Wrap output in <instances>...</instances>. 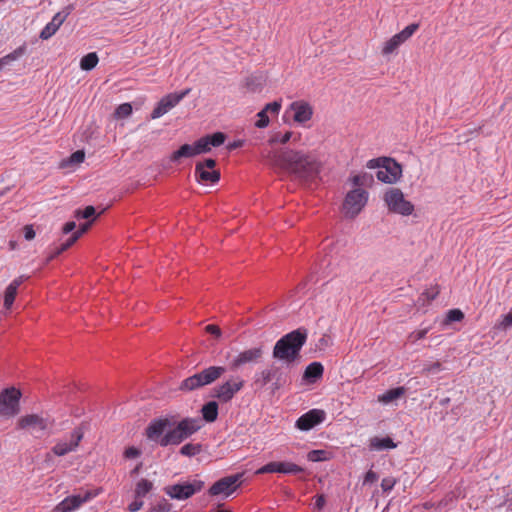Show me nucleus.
Segmentation results:
<instances>
[{
	"instance_id": "obj_44",
	"label": "nucleus",
	"mask_w": 512,
	"mask_h": 512,
	"mask_svg": "<svg viewBox=\"0 0 512 512\" xmlns=\"http://www.w3.org/2000/svg\"><path fill=\"white\" fill-rule=\"evenodd\" d=\"M308 460L312 462H321L328 460V452L325 450H312L307 455Z\"/></svg>"
},
{
	"instance_id": "obj_33",
	"label": "nucleus",
	"mask_w": 512,
	"mask_h": 512,
	"mask_svg": "<svg viewBox=\"0 0 512 512\" xmlns=\"http://www.w3.org/2000/svg\"><path fill=\"white\" fill-rule=\"evenodd\" d=\"M202 451V444L187 443L180 448L179 453L183 456L193 457Z\"/></svg>"
},
{
	"instance_id": "obj_39",
	"label": "nucleus",
	"mask_w": 512,
	"mask_h": 512,
	"mask_svg": "<svg viewBox=\"0 0 512 512\" xmlns=\"http://www.w3.org/2000/svg\"><path fill=\"white\" fill-rule=\"evenodd\" d=\"M132 113V106L130 103L120 104L114 112V116L117 119H123L130 116Z\"/></svg>"
},
{
	"instance_id": "obj_50",
	"label": "nucleus",
	"mask_w": 512,
	"mask_h": 512,
	"mask_svg": "<svg viewBox=\"0 0 512 512\" xmlns=\"http://www.w3.org/2000/svg\"><path fill=\"white\" fill-rule=\"evenodd\" d=\"M512 326V312L504 315L502 317V320L499 321L497 324H496V328L497 329H500V330H507L508 328H510Z\"/></svg>"
},
{
	"instance_id": "obj_53",
	"label": "nucleus",
	"mask_w": 512,
	"mask_h": 512,
	"mask_svg": "<svg viewBox=\"0 0 512 512\" xmlns=\"http://www.w3.org/2000/svg\"><path fill=\"white\" fill-rule=\"evenodd\" d=\"M280 109H281V102H279V101H273L271 103H268L263 108V110H266L267 113L270 112V113H274V114H278Z\"/></svg>"
},
{
	"instance_id": "obj_57",
	"label": "nucleus",
	"mask_w": 512,
	"mask_h": 512,
	"mask_svg": "<svg viewBox=\"0 0 512 512\" xmlns=\"http://www.w3.org/2000/svg\"><path fill=\"white\" fill-rule=\"evenodd\" d=\"M24 238L28 241L35 238V231L32 225H25L23 228Z\"/></svg>"
},
{
	"instance_id": "obj_11",
	"label": "nucleus",
	"mask_w": 512,
	"mask_h": 512,
	"mask_svg": "<svg viewBox=\"0 0 512 512\" xmlns=\"http://www.w3.org/2000/svg\"><path fill=\"white\" fill-rule=\"evenodd\" d=\"M211 151L206 137H201L193 144H183L170 155V161L178 163L182 158H191Z\"/></svg>"
},
{
	"instance_id": "obj_63",
	"label": "nucleus",
	"mask_w": 512,
	"mask_h": 512,
	"mask_svg": "<svg viewBox=\"0 0 512 512\" xmlns=\"http://www.w3.org/2000/svg\"><path fill=\"white\" fill-rule=\"evenodd\" d=\"M449 403H450V398L449 397H445V398H442L440 400V405L441 406H447Z\"/></svg>"
},
{
	"instance_id": "obj_47",
	"label": "nucleus",
	"mask_w": 512,
	"mask_h": 512,
	"mask_svg": "<svg viewBox=\"0 0 512 512\" xmlns=\"http://www.w3.org/2000/svg\"><path fill=\"white\" fill-rule=\"evenodd\" d=\"M397 482V479L392 476L383 478L381 481L382 491L384 493H389L390 491H392Z\"/></svg>"
},
{
	"instance_id": "obj_16",
	"label": "nucleus",
	"mask_w": 512,
	"mask_h": 512,
	"mask_svg": "<svg viewBox=\"0 0 512 512\" xmlns=\"http://www.w3.org/2000/svg\"><path fill=\"white\" fill-rule=\"evenodd\" d=\"M243 473H237L223 477L216 481L208 490L211 496H217L224 494L225 496L231 495L238 487L239 481L242 478Z\"/></svg>"
},
{
	"instance_id": "obj_32",
	"label": "nucleus",
	"mask_w": 512,
	"mask_h": 512,
	"mask_svg": "<svg viewBox=\"0 0 512 512\" xmlns=\"http://www.w3.org/2000/svg\"><path fill=\"white\" fill-rule=\"evenodd\" d=\"M402 43H404V41L400 39L398 34H395L384 43L382 54L385 56L392 54Z\"/></svg>"
},
{
	"instance_id": "obj_34",
	"label": "nucleus",
	"mask_w": 512,
	"mask_h": 512,
	"mask_svg": "<svg viewBox=\"0 0 512 512\" xmlns=\"http://www.w3.org/2000/svg\"><path fill=\"white\" fill-rule=\"evenodd\" d=\"M85 159V153L83 150H77L73 152L68 159H65L61 163V167H67L73 164L82 163Z\"/></svg>"
},
{
	"instance_id": "obj_20",
	"label": "nucleus",
	"mask_w": 512,
	"mask_h": 512,
	"mask_svg": "<svg viewBox=\"0 0 512 512\" xmlns=\"http://www.w3.org/2000/svg\"><path fill=\"white\" fill-rule=\"evenodd\" d=\"M304 472V469L292 462H269L259 468L256 474L266 473H284V474H299Z\"/></svg>"
},
{
	"instance_id": "obj_38",
	"label": "nucleus",
	"mask_w": 512,
	"mask_h": 512,
	"mask_svg": "<svg viewBox=\"0 0 512 512\" xmlns=\"http://www.w3.org/2000/svg\"><path fill=\"white\" fill-rule=\"evenodd\" d=\"M93 222L94 219H91L86 223L81 224L78 230L74 231L68 239L74 244L84 233H86L90 229Z\"/></svg>"
},
{
	"instance_id": "obj_29",
	"label": "nucleus",
	"mask_w": 512,
	"mask_h": 512,
	"mask_svg": "<svg viewBox=\"0 0 512 512\" xmlns=\"http://www.w3.org/2000/svg\"><path fill=\"white\" fill-rule=\"evenodd\" d=\"M153 489V483L147 479H140L135 486V498L145 497Z\"/></svg>"
},
{
	"instance_id": "obj_52",
	"label": "nucleus",
	"mask_w": 512,
	"mask_h": 512,
	"mask_svg": "<svg viewBox=\"0 0 512 512\" xmlns=\"http://www.w3.org/2000/svg\"><path fill=\"white\" fill-rule=\"evenodd\" d=\"M140 455H141V451L134 446L128 447L124 451V457L127 459H134V458L139 457Z\"/></svg>"
},
{
	"instance_id": "obj_2",
	"label": "nucleus",
	"mask_w": 512,
	"mask_h": 512,
	"mask_svg": "<svg viewBox=\"0 0 512 512\" xmlns=\"http://www.w3.org/2000/svg\"><path fill=\"white\" fill-rule=\"evenodd\" d=\"M266 157L271 165L281 168L301 182L314 181L322 169V162L310 151L281 148L268 151Z\"/></svg>"
},
{
	"instance_id": "obj_1",
	"label": "nucleus",
	"mask_w": 512,
	"mask_h": 512,
	"mask_svg": "<svg viewBox=\"0 0 512 512\" xmlns=\"http://www.w3.org/2000/svg\"><path fill=\"white\" fill-rule=\"evenodd\" d=\"M202 427L201 419L185 417L180 421L176 415L152 419L145 428L148 440L161 447L176 446L191 437Z\"/></svg>"
},
{
	"instance_id": "obj_54",
	"label": "nucleus",
	"mask_w": 512,
	"mask_h": 512,
	"mask_svg": "<svg viewBox=\"0 0 512 512\" xmlns=\"http://www.w3.org/2000/svg\"><path fill=\"white\" fill-rule=\"evenodd\" d=\"M205 331L211 335H213L215 338L219 339L222 335V331L219 328V326L214 324H209L205 327Z\"/></svg>"
},
{
	"instance_id": "obj_27",
	"label": "nucleus",
	"mask_w": 512,
	"mask_h": 512,
	"mask_svg": "<svg viewBox=\"0 0 512 512\" xmlns=\"http://www.w3.org/2000/svg\"><path fill=\"white\" fill-rule=\"evenodd\" d=\"M396 447V444L390 437H373L370 439V448L374 450H385V449H393Z\"/></svg>"
},
{
	"instance_id": "obj_35",
	"label": "nucleus",
	"mask_w": 512,
	"mask_h": 512,
	"mask_svg": "<svg viewBox=\"0 0 512 512\" xmlns=\"http://www.w3.org/2000/svg\"><path fill=\"white\" fill-rule=\"evenodd\" d=\"M74 217L76 219H94L96 217V209L94 206H86L83 210L77 209L74 212Z\"/></svg>"
},
{
	"instance_id": "obj_46",
	"label": "nucleus",
	"mask_w": 512,
	"mask_h": 512,
	"mask_svg": "<svg viewBox=\"0 0 512 512\" xmlns=\"http://www.w3.org/2000/svg\"><path fill=\"white\" fill-rule=\"evenodd\" d=\"M442 370H443V367H442L441 362L436 361L431 364H425L422 369V374H424V375L436 374Z\"/></svg>"
},
{
	"instance_id": "obj_43",
	"label": "nucleus",
	"mask_w": 512,
	"mask_h": 512,
	"mask_svg": "<svg viewBox=\"0 0 512 512\" xmlns=\"http://www.w3.org/2000/svg\"><path fill=\"white\" fill-rule=\"evenodd\" d=\"M464 319V313L460 309H451L447 312L445 323L459 322Z\"/></svg>"
},
{
	"instance_id": "obj_15",
	"label": "nucleus",
	"mask_w": 512,
	"mask_h": 512,
	"mask_svg": "<svg viewBox=\"0 0 512 512\" xmlns=\"http://www.w3.org/2000/svg\"><path fill=\"white\" fill-rule=\"evenodd\" d=\"M263 353L262 345L241 351L231 360L229 363V369L231 371H236L244 365L258 363L262 359Z\"/></svg>"
},
{
	"instance_id": "obj_18",
	"label": "nucleus",
	"mask_w": 512,
	"mask_h": 512,
	"mask_svg": "<svg viewBox=\"0 0 512 512\" xmlns=\"http://www.w3.org/2000/svg\"><path fill=\"white\" fill-rule=\"evenodd\" d=\"M52 424L53 421H50L49 418H44L38 414L22 416L17 423L18 428L30 429L32 433L43 432Z\"/></svg>"
},
{
	"instance_id": "obj_3",
	"label": "nucleus",
	"mask_w": 512,
	"mask_h": 512,
	"mask_svg": "<svg viewBox=\"0 0 512 512\" xmlns=\"http://www.w3.org/2000/svg\"><path fill=\"white\" fill-rule=\"evenodd\" d=\"M308 331L304 327L293 330L282 336L273 348V358L283 361L286 366L299 361L300 352L305 345Z\"/></svg>"
},
{
	"instance_id": "obj_21",
	"label": "nucleus",
	"mask_w": 512,
	"mask_h": 512,
	"mask_svg": "<svg viewBox=\"0 0 512 512\" xmlns=\"http://www.w3.org/2000/svg\"><path fill=\"white\" fill-rule=\"evenodd\" d=\"M83 430L81 427L75 428L71 433V438L69 442H58L55 444L52 448V452L56 456H64L68 454L69 452H72L76 450V448L79 446V443L81 442L83 438Z\"/></svg>"
},
{
	"instance_id": "obj_24",
	"label": "nucleus",
	"mask_w": 512,
	"mask_h": 512,
	"mask_svg": "<svg viewBox=\"0 0 512 512\" xmlns=\"http://www.w3.org/2000/svg\"><path fill=\"white\" fill-rule=\"evenodd\" d=\"M324 373V367L320 362L310 363L303 373V380L306 383L314 384L322 378Z\"/></svg>"
},
{
	"instance_id": "obj_48",
	"label": "nucleus",
	"mask_w": 512,
	"mask_h": 512,
	"mask_svg": "<svg viewBox=\"0 0 512 512\" xmlns=\"http://www.w3.org/2000/svg\"><path fill=\"white\" fill-rule=\"evenodd\" d=\"M257 117H258V120L255 122V126L257 128H265L269 125V117H268V113L266 112V110H261L260 112L257 113Z\"/></svg>"
},
{
	"instance_id": "obj_22",
	"label": "nucleus",
	"mask_w": 512,
	"mask_h": 512,
	"mask_svg": "<svg viewBox=\"0 0 512 512\" xmlns=\"http://www.w3.org/2000/svg\"><path fill=\"white\" fill-rule=\"evenodd\" d=\"M290 109L294 111V121L297 123H305L311 120L313 116L312 106L305 101L292 102Z\"/></svg>"
},
{
	"instance_id": "obj_7",
	"label": "nucleus",
	"mask_w": 512,
	"mask_h": 512,
	"mask_svg": "<svg viewBox=\"0 0 512 512\" xmlns=\"http://www.w3.org/2000/svg\"><path fill=\"white\" fill-rule=\"evenodd\" d=\"M384 202L389 211L409 216L414 211V205L405 199L403 192L399 188H390L384 194Z\"/></svg>"
},
{
	"instance_id": "obj_59",
	"label": "nucleus",
	"mask_w": 512,
	"mask_h": 512,
	"mask_svg": "<svg viewBox=\"0 0 512 512\" xmlns=\"http://www.w3.org/2000/svg\"><path fill=\"white\" fill-rule=\"evenodd\" d=\"M439 294V289L438 287L434 288V289H431V290H426L425 292H423V296H425L427 298V300L431 301V300H434Z\"/></svg>"
},
{
	"instance_id": "obj_10",
	"label": "nucleus",
	"mask_w": 512,
	"mask_h": 512,
	"mask_svg": "<svg viewBox=\"0 0 512 512\" xmlns=\"http://www.w3.org/2000/svg\"><path fill=\"white\" fill-rule=\"evenodd\" d=\"M244 384L245 381L241 377H232L221 385L215 386L212 389L211 396L218 399L221 403H228L240 390H242Z\"/></svg>"
},
{
	"instance_id": "obj_6",
	"label": "nucleus",
	"mask_w": 512,
	"mask_h": 512,
	"mask_svg": "<svg viewBox=\"0 0 512 512\" xmlns=\"http://www.w3.org/2000/svg\"><path fill=\"white\" fill-rule=\"evenodd\" d=\"M227 371L224 366H209L192 376L185 378L179 386V390L191 392L214 383Z\"/></svg>"
},
{
	"instance_id": "obj_37",
	"label": "nucleus",
	"mask_w": 512,
	"mask_h": 512,
	"mask_svg": "<svg viewBox=\"0 0 512 512\" xmlns=\"http://www.w3.org/2000/svg\"><path fill=\"white\" fill-rule=\"evenodd\" d=\"M26 49H27V47H26V44L24 43L21 46H19L18 48H16L13 52L2 57V59L5 62V64L7 65V64L11 63L12 61L20 58L22 55H24L26 52Z\"/></svg>"
},
{
	"instance_id": "obj_61",
	"label": "nucleus",
	"mask_w": 512,
	"mask_h": 512,
	"mask_svg": "<svg viewBox=\"0 0 512 512\" xmlns=\"http://www.w3.org/2000/svg\"><path fill=\"white\" fill-rule=\"evenodd\" d=\"M428 333V329H422L416 332H413L410 337L414 339V341H418L423 339Z\"/></svg>"
},
{
	"instance_id": "obj_23",
	"label": "nucleus",
	"mask_w": 512,
	"mask_h": 512,
	"mask_svg": "<svg viewBox=\"0 0 512 512\" xmlns=\"http://www.w3.org/2000/svg\"><path fill=\"white\" fill-rule=\"evenodd\" d=\"M29 279V276L20 275L15 278L5 289L3 296V305L5 309H10L15 301L19 286Z\"/></svg>"
},
{
	"instance_id": "obj_14",
	"label": "nucleus",
	"mask_w": 512,
	"mask_h": 512,
	"mask_svg": "<svg viewBox=\"0 0 512 512\" xmlns=\"http://www.w3.org/2000/svg\"><path fill=\"white\" fill-rule=\"evenodd\" d=\"M95 496L96 494L89 490L67 496L53 508L52 512H72Z\"/></svg>"
},
{
	"instance_id": "obj_9",
	"label": "nucleus",
	"mask_w": 512,
	"mask_h": 512,
	"mask_svg": "<svg viewBox=\"0 0 512 512\" xmlns=\"http://www.w3.org/2000/svg\"><path fill=\"white\" fill-rule=\"evenodd\" d=\"M368 201V192L361 189L356 188L349 191L343 202V211L345 216L348 218H355L361 210L364 208Z\"/></svg>"
},
{
	"instance_id": "obj_56",
	"label": "nucleus",
	"mask_w": 512,
	"mask_h": 512,
	"mask_svg": "<svg viewBox=\"0 0 512 512\" xmlns=\"http://www.w3.org/2000/svg\"><path fill=\"white\" fill-rule=\"evenodd\" d=\"M140 499L141 498H135V500L129 504L128 510L130 512H137L143 507L144 502Z\"/></svg>"
},
{
	"instance_id": "obj_42",
	"label": "nucleus",
	"mask_w": 512,
	"mask_h": 512,
	"mask_svg": "<svg viewBox=\"0 0 512 512\" xmlns=\"http://www.w3.org/2000/svg\"><path fill=\"white\" fill-rule=\"evenodd\" d=\"M170 108L166 104V102L161 98L160 101L157 103L156 107L153 109L151 113L152 119H157L166 114Z\"/></svg>"
},
{
	"instance_id": "obj_51",
	"label": "nucleus",
	"mask_w": 512,
	"mask_h": 512,
	"mask_svg": "<svg viewBox=\"0 0 512 512\" xmlns=\"http://www.w3.org/2000/svg\"><path fill=\"white\" fill-rule=\"evenodd\" d=\"M172 505L163 499L160 503L149 509L148 512H169Z\"/></svg>"
},
{
	"instance_id": "obj_60",
	"label": "nucleus",
	"mask_w": 512,
	"mask_h": 512,
	"mask_svg": "<svg viewBox=\"0 0 512 512\" xmlns=\"http://www.w3.org/2000/svg\"><path fill=\"white\" fill-rule=\"evenodd\" d=\"M76 228V223L74 221L66 222L62 228L63 234H69L73 232Z\"/></svg>"
},
{
	"instance_id": "obj_41",
	"label": "nucleus",
	"mask_w": 512,
	"mask_h": 512,
	"mask_svg": "<svg viewBox=\"0 0 512 512\" xmlns=\"http://www.w3.org/2000/svg\"><path fill=\"white\" fill-rule=\"evenodd\" d=\"M170 108L166 104V102L161 98L160 101L157 103L156 107L153 109L151 113L152 119H157L166 114Z\"/></svg>"
},
{
	"instance_id": "obj_17",
	"label": "nucleus",
	"mask_w": 512,
	"mask_h": 512,
	"mask_svg": "<svg viewBox=\"0 0 512 512\" xmlns=\"http://www.w3.org/2000/svg\"><path fill=\"white\" fill-rule=\"evenodd\" d=\"M74 6L72 4L67 5L61 11L57 12L52 20L45 25V27L41 30L39 37L42 40H47L51 38L63 24V22L67 19V17L72 13Z\"/></svg>"
},
{
	"instance_id": "obj_58",
	"label": "nucleus",
	"mask_w": 512,
	"mask_h": 512,
	"mask_svg": "<svg viewBox=\"0 0 512 512\" xmlns=\"http://www.w3.org/2000/svg\"><path fill=\"white\" fill-rule=\"evenodd\" d=\"M326 504V498L323 494H317L315 496V508L318 509V510H321L323 509V507L325 506Z\"/></svg>"
},
{
	"instance_id": "obj_5",
	"label": "nucleus",
	"mask_w": 512,
	"mask_h": 512,
	"mask_svg": "<svg viewBox=\"0 0 512 512\" xmlns=\"http://www.w3.org/2000/svg\"><path fill=\"white\" fill-rule=\"evenodd\" d=\"M367 168L379 170L376 172L377 179L385 184H394L402 177V166L395 159L390 157H378L370 159Z\"/></svg>"
},
{
	"instance_id": "obj_45",
	"label": "nucleus",
	"mask_w": 512,
	"mask_h": 512,
	"mask_svg": "<svg viewBox=\"0 0 512 512\" xmlns=\"http://www.w3.org/2000/svg\"><path fill=\"white\" fill-rule=\"evenodd\" d=\"M419 29L418 23H412L397 33L404 42L407 41Z\"/></svg>"
},
{
	"instance_id": "obj_25",
	"label": "nucleus",
	"mask_w": 512,
	"mask_h": 512,
	"mask_svg": "<svg viewBox=\"0 0 512 512\" xmlns=\"http://www.w3.org/2000/svg\"><path fill=\"white\" fill-rule=\"evenodd\" d=\"M219 405L216 401H209L201 408L203 419L208 423H213L218 418Z\"/></svg>"
},
{
	"instance_id": "obj_12",
	"label": "nucleus",
	"mask_w": 512,
	"mask_h": 512,
	"mask_svg": "<svg viewBox=\"0 0 512 512\" xmlns=\"http://www.w3.org/2000/svg\"><path fill=\"white\" fill-rule=\"evenodd\" d=\"M204 487V482L201 480H194L193 482L178 483L169 485L164 488V492L176 500H186L192 497L197 492H200Z\"/></svg>"
},
{
	"instance_id": "obj_55",
	"label": "nucleus",
	"mask_w": 512,
	"mask_h": 512,
	"mask_svg": "<svg viewBox=\"0 0 512 512\" xmlns=\"http://www.w3.org/2000/svg\"><path fill=\"white\" fill-rule=\"evenodd\" d=\"M377 480H378V474L373 470H369L366 472V474L364 476L363 485L372 484V483L376 482Z\"/></svg>"
},
{
	"instance_id": "obj_26",
	"label": "nucleus",
	"mask_w": 512,
	"mask_h": 512,
	"mask_svg": "<svg viewBox=\"0 0 512 512\" xmlns=\"http://www.w3.org/2000/svg\"><path fill=\"white\" fill-rule=\"evenodd\" d=\"M406 392L402 386L387 390L384 394L378 397V400L384 404H388L394 400L401 398Z\"/></svg>"
},
{
	"instance_id": "obj_49",
	"label": "nucleus",
	"mask_w": 512,
	"mask_h": 512,
	"mask_svg": "<svg viewBox=\"0 0 512 512\" xmlns=\"http://www.w3.org/2000/svg\"><path fill=\"white\" fill-rule=\"evenodd\" d=\"M363 178H368L369 181H373V176L368 173H363L360 175H355L351 178V182L354 186H364L367 185V181H363Z\"/></svg>"
},
{
	"instance_id": "obj_13",
	"label": "nucleus",
	"mask_w": 512,
	"mask_h": 512,
	"mask_svg": "<svg viewBox=\"0 0 512 512\" xmlns=\"http://www.w3.org/2000/svg\"><path fill=\"white\" fill-rule=\"evenodd\" d=\"M217 162L212 158L197 162L195 165V178L199 183L215 184L219 182L221 174L219 170L214 169Z\"/></svg>"
},
{
	"instance_id": "obj_40",
	"label": "nucleus",
	"mask_w": 512,
	"mask_h": 512,
	"mask_svg": "<svg viewBox=\"0 0 512 512\" xmlns=\"http://www.w3.org/2000/svg\"><path fill=\"white\" fill-rule=\"evenodd\" d=\"M293 136V132L287 131L284 134L276 133L269 139V144L274 145L276 143L286 144L290 141Z\"/></svg>"
},
{
	"instance_id": "obj_8",
	"label": "nucleus",
	"mask_w": 512,
	"mask_h": 512,
	"mask_svg": "<svg viewBox=\"0 0 512 512\" xmlns=\"http://www.w3.org/2000/svg\"><path fill=\"white\" fill-rule=\"evenodd\" d=\"M21 391L15 387L0 392V416L11 418L20 412Z\"/></svg>"
},
{
	"instance_id": "obj_62",
	"label": "nucleus",
	"mask_w": 512,
	"mask_h": 512,
	"mask_svg": "<svg viewBox=\"0 0 512 512\" xmlns=\"http://www.w3.org/2000/svg\"><path fill=\"white\" fill-rule=\"evenodd\" d=\"M242 146H243V141L242 140H236V141L230 142L227 145V149L231 151V150H235L237 148H240Z\"/></svg>"
},
{
	"instance_id": "obj_64",
	"label": "nucleus",
	"mask_w": 512,
	"mask_h": 512,
	"mask_svg": "<svg viewBox=\"0 0 512 512\" xmlns=\"http://www.w3.org/2000/svg\"><path fill=\"white\" fill-rule=\"evenodd\" d=\"M306 284V281H302L301 283L298 284L297 289L303 290L306 287Z\"/></svg>"
},
{
	"instance_id": "obj_36",
	"label": "nucleus",
	"mask_w": 512,
	"mask_h": 512,
	"mask_svg": "<svg viewBox=\"0 0 512 512\" xmlns=\"http://www.w3.org/2000/svg\"><path fill=\"white\" fill-rule=\"evenodd\" d=\"M209 146L212 147H219L222 144H224L226 135L223 132H215L210 135L205 136Z\"/></svg>"
},
{
	"instance_id": "obj_31",
	"label": "nucleus",
	"mask_w": 512,
	"mask_h": 512,
	"mask_svg": "<svg viewBox=\"0 0 512 512\" xmlns=\"http://www.w3.org/2000/svg\"><path fill=\"white\" fill-rule=\"evenodd\" d=\"M99 61V58L95 52L86 54L81 58L80 67L84 71H91L94 69Z\"/></svg>"
},
{
	"instance_id": "obj_4",
	"label": "nucleus",
	"mask_w": 512,
	"mask_h": 512,
	"mask_svg": "<svg viewBox=\"0 0 512 512\" xmlns=\"http://www.w3.org/2000/svg\"><path fill=\"white\" fill-rule=\"evenodd\" d=\"M290 383L289 367L272 364L254 375L252 385L256 390H262L268 386L270 393L274 395L278 390Z\"/></svg>"
},
{
	"instance_id": "obj_19",
	"label": "nucleus",
	"mask_w": 512,
	"mask_h": 512,
	"mask_svg": "<svg viewBox=\"0 0 512 512\" xmlns=\"http://www.w3.org/2000/svg\"><path fill=\"white\" fill-rule=\"evenodd\" d=\"M325 418L326 413L324 410L311 409L297 419L295 427L301 431H309L322 423Z\"/></svg>"
},
{
	"instance_id": "obj_30",
	"label": "nucleus",
	"mask_w": 512,
	"mask_h": 512,
	"mask_svg": "<svg viewBox=\"0 0 512 512\" xmlns=\"http://www.w3.org/2000/svg\"><path fill=\"white\" fill-rule=\"evenodd\" d=\"M72 245H73V243L69 239H67L65 242L61 243L59 246H55V247L51 248L46 256L45 264L50 263L52 260H54L56 257H58L61 253H63L67 249H69Z\"/></svg>"
},
{
	"instance_id": "obj_28",
	"label": "nucleus",
	"mask_w": 512,
	"mask_h": 512,
	"mask_svg": "<svg viewBox=\"0 0 512 512\" xmlns=\"http://www.w3.org/2000/svg\"><path fill=\"white\" fill-rule=\"evenodd\" d=\"M190 92H191V88H187L180 92L169 93V94L165 95L164 97H162V99L166 102L168 107L170 109H172L177 104H179L180 101L182 99H184Z\"/></svg>"
}]
</instances>
